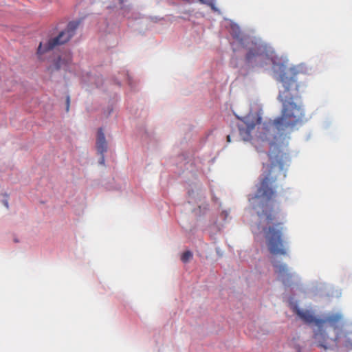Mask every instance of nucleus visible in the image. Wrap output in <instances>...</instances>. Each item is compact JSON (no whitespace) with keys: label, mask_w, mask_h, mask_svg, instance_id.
Wrapping results in <instances>:
<instances>
[{"label":"nucleus","mask_w":352,"mask_h":352,"mask_svg":"<svg viewBox=\"0 0 352 352\" xmlns=\"http://www.w3.org/2000/svg\"><path fill=\"white\" fill-rule=\"evenodd\" d=\"M70 106V97L69 96H67L66 97V111L68 112L69 110Z\"/></svg>","instance_id":"nucleus-15"},{"label":"nucleus","mask_w":352,"mask_h":352,"mask_svg":"<svg viewBox=\"0 0 352 352\" xmlns=\"http://www.w3.org/2000/svg\"><path fill=\"white\" fill-rule=\"evenodd\" d=\"M79 23L70 21L66 29L60 32L56 37L50 39L46 43H40L37 54L40 56L44 53L53 50L56 46L65 44L75 34Z\"/></svg>","instance_id":"nucleus-4"},{"label":"nucleus","mask_w":352,"mask_h":352,"mask_svg":"<svg viewBox=\"0 0 352 352\" xmlns=\"http://www.w3.org/2000/svg\"><path fill=\"white\" fill-rule=\"evenodd\" d=\"M260 138L262 140H268L269 138L267 137V135L266 133H264L263 135H261L260 136Z\"/></svg>","instance_id":"nucleus-16"},{"label":"nucleus","mask_w":352,"mask_h":352,"mask_svg":"<svg viewBox=\"0 0 352 352\" xmlns=\"http://www.w3.org/2000/svg\"><path fill=\"white\" fill-rule=\"evenodd\" d=\"M227 140H228V142H230V141H231L230 140V135H228L227 136Z\"/></svg>","instance_id":"nucleus-19"},{"label":"nucleus","mask_w":352,"mask_h":352,"mask_svg":"<svg viewBox=\"0 0 352 352\" xmlns=\"http://www.w3.org/2000/svg\"><path fill=\"white\" fill-rule=\"evenodd\" d=\"M324 323L329 324L334 329L342 327L344 324V317L340 313L329 314L324 319H322Z\"/></svg>","instance_id":"nucleus-8"},{"label":"nucleus","mask_w":352,"mask_h":352,"mask_svg":"<svg viewBox=\"0 0 352 352\" xmlns=\"http://www.w3.org/2000/svg\"><path fill=\"white\" fill-rule=\"evenodd\" d=\"M281 222L269 225L263 228L267 249L273 255L285 256L287 248L283 236L284 227Z\"/></svg>","instance_id":"nucleus-3"},{"label":"nucleus","mask_w":352,"mask_h":352,"mask_svg":"<svg viewBox=\"0 0 352 352\" xmlns=\"http://www.w3.org/2000/svg\"><path fill=\"white\" fill-rule=\"evenodd\" d=\"M279 69V80L283 85V89L279 91L278 100L282 103V109L280 116L274 120L273 125L278 131H293L304 122L305 111L297 102L304 84L299 80L300 73L295 67L282 65Z\"/></svg>","instance_id":"nucleus-1"},{"label":"nucleus","mask_w":352,"mask_h":352,"mask_svg":"<svg viewBox=\"0 0 352 352\" xmlns=\"http://www.w3.org/2000/svg\"><path fill=\"white\" fill-rule=\"evenodd\" d=\"M14 242L17 243L18 240L16 239H14Z\"/></svg>","instance_id":"nucleus-22"},{"label":"nucleus","mask_w":352,"mask_h":352,"mask_svg":"<svg viewBox=\"0 0 352 352\" xmlns=\"http://www.w3.org/2000/svg\"><path fill=\"white\" fill-rule=\"evenodd\" d=\"M4 205L8 208V201H4Z\"/></svg>","instance_id":"nucleus-18"},{"label":"nucleus","mask_w":352,"mask_h":352,"mask_svg":"<svg viewBox=\"0 0 352 352\" xmlns=\"http://www.w3.org/2000/svg\"><path fill=\"white\" fill-rule=\"evenodd\" d=\"M344 346L352 349V331H348L344 335Z\"/></svg>","instance_id":"nucleus-12"},{"label":"nucleus","mask_w":352,"mask_h":352,"mask_svg":"<svg viewBox=\"0 0 352 352\" xmlns=\"http://www.w3.org/2000/svg\"><path fill=\"white\" fill-rule=\"evenodd\" d=\"M119 1H120V3H122L124 0H119Z\"/></svg>","instance_id":"nucleus-21"},{"label":"nucleus","mask_w":352,"mask_h":352,"mask_svg":"<svg viewBox=\"0 0 352 352\" xmlns=\"http://www.w3.org/2000/svg\"><path fill=\"white\" fill-rule=\"evenodd\" d=\"M293 311L300 320L303 321V322L307 324H314L318 327L319 331H322L324 326V321L322 319L316 318L311 311L307 309H301L296 305L293 307Z\"/></svg>","instance_id":"nucleus-6"},{"label":"nucleus","mask_w":352,"mask_h":352,"mask_svg":"<svg viewBox=\"0 0 352 352\" xmlns=\"http://www.w3.org/2000/svg\"><path fill=\"white\" fill-rule=\"evenodd\" d=\"M99 162L101 164H104V154L101 155V157L100 158Z\"/></svg>","instance_id":"nucleus-17"},{"label":"nucleus","mask_w":352,"mask_h":352,"mask_svg":"<svg viewBox=\"0 0 352 352\" xmlns=\"http://www.w3.org/2000/svg\"><path fill=\"white\" fill-rule=\"evenodd\" d=\"M318 332H316L315 334H314V337L315 338H318Z\"/></svg>","instance_id":"nucleus-20"},{"label":"nucleus","mask_w":352,"mask_h":352,"mask_svg":"<svg viewBox=\"0 0 352 352\" xmlns=\"http://www.w3.org/2000/svg\"><path fill=\"white\" fill-rule=\"evenodd\" d=\"M238 118L239 119V118ZM241 120L243 124L239 125V135L243 141H249L251 140L252 131L256 124L261 123V117L258 114L250 113Z\"/></svg>","instance_id":"nucleus-5"},{"label":"nucleus","mask_w":352,"mask_h":352,"mask_svg":"<svg viewBox=\"0 0 352 352\" xmlns=\"http://www.w3.org/2000/svg\"><path fill=\"white\" fill-rule=\"evenodd\" d=\"M71 60L72 58L69 54L67 56V59H62L61 58H58L57 61L54 63V69L58 70L62 67L63 65H65V66L69 65Z\"/></svg>","instance_id":"nucleus-11"},{"label":"nucleus","mask_w":352,"mask_h":352,"mask_svg":"<svg viewBox=\"0 0 352 352\" xmlns=\"http://www.w3.org/2000/svg\"><path fill=\"white\" fill-rule=\"evenodd\" d=\"M96 148L98 152L100 155L104 154L107 151V142L106 141L105 136L102 128H100L98 131Z\"/></svg>","instance_id":"nucleus-9"},{"label":"nucleus","mask_w":352,"mask_h":352,"mask_svg":"<svg viewBox=\"0 0 352 352\" xmlns=\"http://www.w3.org/2000/svg\"><path fill=\"white\" fill-rule=\"evenodd\" d=\"M192 254L190 251H186L184 252L182 256H181V260L182 261V262L184 263H187L188 262V261L192 258Z\"/></svg>","instance_id":"nucleus-13"},{"label":"nucleus","mask_w":352,"mask_h":352,"mask_svg":"<svg viewBox=\"0 0 352 352\" xmlns=\"http://www.w3.org/2000/svg\"><path fill=\"white\" fill-rule=\"evenodd\" d=\"M270 145L274 150L267 154L269 162L263 163L262 173L256 186V192L254 196L250 199L253 204H255L258 199H261L255 208L258 209L257 214L260 218L266 217L268 224L274 219L270 201L276 195V182L279 178L286 177L287 159L285 154L281 152L274 143H271Z\"/></svg>","instance_id":"nucleus-2"},{"label":"nucleus","mask_w":352,"mask_h":352,"mask_svg":"<svg viewBox=\"0 0 352 352\" xmlns=\"http://www.w3.org/2000/svg\"><path fill=\"white\" fill-rule=\"evenodd\" d=\"M272 265L283 283L285 285H289L292 282L293 275L290 273L287 265L278 262H272Z\"/></svg>","instance_id":"nucleus-7"},{"label":"nucleus","mask_w":352,"mask_h":352,"mask_svg":"<svg viewBox=\"0 0 352 352\" xmlns=\"http://www.w3.org/2000/svg\"><path fill=\"white\" fill-rule=\"evenodd\" d=\"M199 1L202 4H206L210 6L212 10H217V8H215V5L214 3V0H199Z\"/></svg>","instance_id":"nucleus-14"},{"label":"nucleus","mask_w":352,"mask_h":352,"mask_svg":"<svg viewBox=\"0 0 352 352\" xmlns=\"http://www.w3.org/2000/svg\"><path fill=\"white\" fill-rule=\"evenodd\" d=\"M263 54L261 47L258 45H255L251 48L246 55V60L251 61L254 57L259 56Z\"/></svg>","instance_id":"nucleus-10"}]
</instances>
